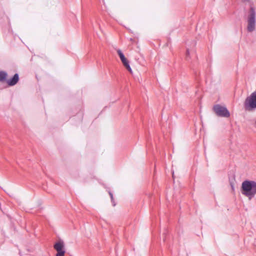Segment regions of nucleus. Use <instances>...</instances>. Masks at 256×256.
Returning a JSON list of instances; mask_svg holds the SVG:
<instances>
[{
  "label": "nucleus",
  "mask_w": 256,
  "mask_h": 256,
  "mask_svg": "<svg viewBox=\"0 0 256 256\" xmlns=\"http://www.w3.org/2000/svg\"><path fill=\"white\" fill-rule=\"evenodd\" d=\"M242 194L252 200L256 194V182L254 180H246L242 182Z\"/></svg>",
  "instance_id": "1"
},
{
  "label": "nucleus",
  "mask_w": 256,
  "mask_h": 256,
  "mask_svg": "<svg viewBox=\"0 0 256 256\" xmlns=\"http://www.w3.org/2000/svg\"><path fill=\"white\" fill-rule=\"evenodd\" d=\"M244 106L245 110L249 112L256 109V90L246 98Z\"/></svg>",
  "instance_id": "2"
},
{
  "label": "nucleus",
  "mask_w": 256,
  "mask_h": 256,
  "mask_svg": "<svg viewBox=\"0 0 256 256\" xmlns=\"http://www.w3.org/2000/svg\"><path fill=\"white\" fill-rule=\"evenodd\" d=\"M256 13L253 7H250V13L248 16L247 30L248 32H252L256 28Z\"/></svg>",
  "instance_id": "3"
},
{
  "label": "nucleus",
  "mask_w": 256,
  "mask_h": 256,
  "mask_svg": "<svg viewBox=\"0 0 256 256\" xmlns=\"http://www.w3.org/2000/svg\"><path fill=\"white\" fill-rule=\"evenodd\" d=\"M213 110L216 116L220 117L228 118L230 116V113L226 108L219 104L214 106Z\"/></svg>",
  "instance_id": "4"
},
{
  "label": "nucleus",
  "mask_w": 256,
  "mask_h": 256,
  "mask_svg": "<svg viewBox=\"0 0 256 256\" xmlns=\"http://www.w3.org/2000/svg\"><path fill=\"white\" fill-rule=\"evenodd\" d=\"M54 248L57 252L56 256H64L66 253L64 242L60 240L55 243Z\"/></svg>",
  "instance_id": "5"
},
{
  "label": "nucleus",
  "mask_w": 256,
  "mask_h": 256,
  "mask_svg": "<svg viewBox=\"0 0 256 256\" xmlns=\"http://www.w3.org/2000/svg\"><path fill=\"white\" fill-rule=\"evenodd\" d=\"M117 52L120 56V58L122 62V64L127 70L130 73H132V69L131 68L128 60L126 58L124 54L120 50L118 49L117 50Z\"/></svg>",
  "instance_id": "6"
},
{
  "label": "nucleus",
  "mask_w": 256,
  "mask_h": 256,
  "mask_svg": "<svg viewBox=\"0 0 256 256\" xmlns=\"http://www.w3.org/2000/svg\"><path fill=\"white\" fill-rule=\"evenodd\" d=\"M20 80L18 74H15L14 76L9 80H6V83L9 86H14L16 85Z\"/></svg>",
  "instance_id": "7"
},
{
  "label": "nucleus",
  "mask_w": 256,
  "mask_h": 256,
  "mask_svg": "<svg viewBox=\"0 0 256 256\" xmlns=\"http://www.w3.org/2000/svg\"><path fill=\"white\" fill-rule=\"evenodd\" d=\"M8 74L4 71H0V82H4L6 80Z\"/></svg>",
  "instance_id": "8"
},
{
  "label": "nucleus",
  "mask_w": 256,
  "mask_h": 256,
  "mask_svg": "<svg viewBox=\"0 0 256 256\" xmlns=\"http://www.w3.org/2000/svg\"><path fill=\"white\" fill-rule=\"evenodd\" d=\"M108 194L110 197V200H113L114 196H113V194H112V192H111L109 191Z\"/></svg>",
  "instance_id": "9"
},
{
  "label": "nucleus",
  "mask_w": 256,
  "mask_h": 256,
  "mask_svg": "<svg viewBox=\"0 0 256 256\" xmlns=\"http://www.w3.org/2000/svg\"><path fill=\"white\" fill-rule=\"evenodd\" d=\"M190 54V52H189V50H186V57H188Z\"/></svg>",
  "instance_id": "10"
},
{
  "label": "nucleus",
  "mask_w": 256,
  "mask_h": 256,
  "mask_svg": "<svg viewBox=\"0 0 256 256\" xmlns=\"http://www.w3.org/2000/svg\"><path fill=\"white\" fill-rule=\"evenodd\" d=\"M111 202H112V205L113 206H115L116 205V204L115 203L114 201V199L113 198V200H111Z\"/></svg>",
  "instance_id": "11"
},
{
  "label": "nucleus",
  "mask_w": 256,
  "mask_h": 256,
  "mask_svg": "<svg viewBox=\"0 0 256 256\" xmlns=\"http://www.w3.org/2000/svg\"><path fill=\"white\" fill-rule=\"evenodd\" d=\"M231 186H232V190H234V186L233 185L231 184Z\"/></svg>",
  "instance_id": "12"
},
{
  "label": "nucleus",
  "mask_w": 256,
  "mask_h": 256,
  "mask_svg": "<svg viewBox=\"0 0 256 256\" xmlns=\"http://www.w3.org/2000/svg\"><path fill=\"white\" fill-rule=\"evenodd\" d=\"M172 177H173V178H174V172H172Z\"/></svg>",
  "instance_id": "13"
}]
</instances>
